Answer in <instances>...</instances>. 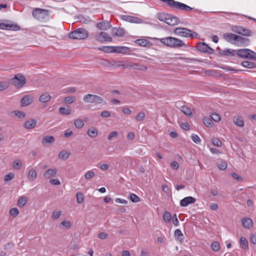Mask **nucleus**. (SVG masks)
Here are the masks:
<instances>
[{"instance_id":"nucleus-59","label":"nucleus","mask_w":256,"mask_h":256,"mask_svg":"<svg viewBox=\"0 0 256 256\" xmlns=\"http://www.w3.org/2000/svg\"><path fill=\"white\" fill-rule=\"evenodd\" d=\"M212 142L214 145L218 146H220L222 144V142L218 138H214L212 140Z\"/></svg>"},{"instance_id":"nucleus-53","label":"nucleus","mask_w":256,"mask_h":256,"mask_svg":"<svg viewBox=\"0 0 256 256\" xmlns=\"http://www.w3.org/2000/svg\"><path fill=\"white\" fill-rule=\"evenodd\" d=\"M13 112L16 116L20 118H24L26 116L25 113L21 111L14 110Z\"/></svg>"},{"instance_id":"nucleus-43","label":"nucleus","mask_w":256,"mask_h":256,"mask_svg":"<svg viewBox=\"0 0 256 256\" xmlns=\"http://www.w3.org/2000/svg\"><path fill=\"white\" fill-rule=\"evenodd\" d=\"M61 214V210H54L52 214V218L53 220H56L60 216Z\"/></svg>"},{"instance_id":"nucleus-20","label":"nucleus","mask_w":256,"mask_h":256,"mask_svg":"<svg viewBox=\"0 0 256 256\" xmlns=\"http://www.w3.org/2000/svg\"><path fill=\"white\" fill-rule=\"evenodd\" d=\"M34 98L30 95H26L21 100V105L22 106H26L32 102Z\"/></svg>"},{"instance_id":"nucleus-2","label":"nucleus","mask_w":256,"mask_h":256,"mask_svg":"<svg viewBox=\"0 0 256 256\" xmlns=\"http://www.w3.org/2000/svg\"><path fill=\"white\" fill-rule=\"evenodd\" d=\"M174 32L175 34L184 38H197L198 36L196 32L184 28H176Z\"/></svg>"},{"instance_id":"nucleus-52","label":"nucleus","mask_w":256,"mask_h":256,"mask_svg":"<svg viewBox=\"0 0 256 256\" xmlns=\"http://www.w3.org/2000/svg\"><path fill=\"white\" fill-rule=\"evenodd\" d=\"M14 178V174L12 172H10L4 176V180L5 182H9Z\"/></svg>"},{"instance_id":"nucleus-58","label":"nucleus","mask_w":256,"mask_h":256,"mask_svg":"<svg viewBox=\"0 0 256 256\" xmlns=\"http://www.w3.org/2000/svg\"><path fill=\"white\" fill-rule=\"evenodd\" d=\"M118 136V132L116 131L111 132L108 136V140H112L113 138H116Z\"/></svg>"},{"instance_id":"nucleus-37","label":"nucleus","mask_w":256,"mask_h":256,"mask_svg":"<svg viewBox=\"0 0 256 256\" xmlns=\"http://www.w3.org/2000/svg\"><path fill=\"white\" fill-rule=\"evenodd\" d=\"M218 167L220 170H225L228 164L226 161L221 160L217 164Z\"/></svg>"},{"instance_id":"nucleus-17","label":"nucleus","mask_w":256,"mask_h":256,"mask_svg":"<svg viewBox=\"0 0 256 256\" xmlns=\"http://www.w3.org/2000/svg\"><path fill=\"white\" fill-rule=\"evenodd\" d=\"M236 36L237 34L230 32H226L223 34L222 38L226 42L230 43H233L234 41H236Z\"/></svg>"},{"instance_id":"nucleus-47","label":"nucleus","mask_w":256,"mask_h":256,"mask_svg":"<svg viewBox=\"0 0 256 256\" xmlns=\"http://www.w3.org/2000/svg\"><path fill=\"white\" fill-rule=\"evenodd\" d=\"M168 16V14H166L164 13H160L158 14L157 18L160 21L164 22L166 23Z\"/></svg>"},{"instance_id":"nucleus-50","label":"nucleus","mask_w":256,"mask_h":256,"mask_svg":"<svg viewBox=\"0 0 256 256\" xmlns=\"http://www.w3.org/2000/svg\"><path fill=\"white\" fill-rule=\"evenodd\" d=\"M145 116V114L144 112H140L136 116V120L138 122H142L144 119Z\"/></svg>"},{"instance_id":"nucleus-44","label":"nucleus","mask_w":256,"mask_h":256,"mask_svg":"<svg viewBox=\"0 0 256 256\" xmlns=\"http://www.w3.org/2000/svg\"><path fill=\"white\" fill-rule=\"evenodd\" d=\"M181 110L186 116H191L192 114L191 110L186 106H182Z\"/></svg>"},{"instance_id":"nucleus-54","label":"nucleus","mask_w":256,"mask_h":256,"mask_svg":"<svg viewBox=\"0 0 256 256\" xmlns=\"http://www.w3.org/2000/svg\"><path fill=\"white\" fill-rule=\"evenodd\" d=\"M76 200L78 203L82 204L84 201V195L82 192H78L76 194Z\"/></svg>"},{"instance_id":"nucleus-61","label":"nucleus","mask_w":256,"mask_h":256,"mask_svg":"<svg viewBox=\"0 0 256 256\" xmlns=\"http://www.w3.org/2000/svg\"><path fill=\"white\" fill-rule=\"evenodd\" d=\"M60 224L67 228L71 227V223L70 220H64L60 222Z\"/></svg>"},{"instance_id":"nucleus-12","label":"nucleus","mask_w":256,"mask_h":256,"mask_svg":"<svg viewBox=\"0 0 256 256\" xmlns=\"http://www.w3.org/2000/svg\"><path fill=\"white\" fill-rule=\"evenodd\" d=\"M121 18L124 20L132 23L140 24L142 22V20L141 18L130 16L122 15L121 16Z\"/></svg>"},{"instance_id":"nucleus-45","label":"nucleus","mask_w":256,"mask_h":256,"mask_svg":"<svg viewBox=\"0 0 256 256\" xmlns=\"http://www.w3.org/2000/svg\"><path fill=\"white\" fill-rule=\"evenodd\" d=\"M22 164V162L20 160H15L12 164V167L15 170H20Z\"/></svg>"},{"instance_id":"nucleus-56","label":"nucleus","mask_w":256,"mask_h":256,"mask_svg":"<svg viewBox=\"0 0 256 256\" xmlns=\"http://www.w3.org/2000/svg\"><path fill=\"white\" fill-rule=\"evenodd\" d=\"M192 140L196 144H198L201 140L200 138L196 134H192L191 136Z\"/></svg>"},{"instance_id":"nucleus-24","label":"nucleus","mask_w":256,"mask_h":256,"mask_svg":"<svg viewBox=\"0 0 256 256\" xmlns=\"http://www.w3.org/2000/svg\"><path fill=\"white\" fill-rule=\"evenodd\" d=\"M37 124V121L34 119H31L26 121L24 123V128L27 129H32L34 128Z\"/></svg>"},{"instance_id":"nucleus-33","label":"nucleus","mask_w":256,"mask_h":256,"mask_svg":"<svg viewBox=\"0 0 256 256\" xmlns=\"http://www.w3.org/2000/svg\"><path fill=\"white\" fill-rule=\"evenodd\" d=\"M28 202V198L26 196L20 197L18 201V206L19 207H23Z\"/></svg>"},{"instance_id":"nucleus-57","label":"nucleus","mask_w":256,"mask_h":256,"mask_svg":"<svg viewBox=\"0 0 256 256\" xmlns=\"http://www.w3.org/2000/svg\"><path fill=\"white\" fill-rule=\"evenodd\" d=\"M94 176V173L92 170L88 171L84 174V177L86 179L89 180L93 178Z\"/></svg>"},{"instance_id":"nucleus-28","label":"nucleus","mask_w":256,"mask_h":256,"mask_svg":"<svg viewBox=\"0 0 256 256\" xmlns=\"http://www.w3.org/2000/svg\"><path fill=\"white\" fill-rule=\"evenodd\" d=\"M240 245L241 248L247 250L248 248V242L244 236H242L240 240Z\"/></svg>"},{"instance_id":"nucleus-48","label":"nucleus","mask_w":256,"mask_h":256,"mask_svg":"<svg viewBox=\"0 0 256 256\" xmlns=\"http://www.w3.org/2000/svg\"><path fill=\"white\" fill-rule=\"evenodd\" d=\"M19 213L20 212L16 208H12L10 210V214L13 217L17 216Z\"/></svg>"},{"instance_id":"nucleus-51","label":"nucleus","mask_w":256,"mask_h":256,"mask_svg":"<svg viewBox=\"0 0 256 256\" xmlns=\"http://www.w3.org/2000/svg\"><path fill=\"white\" fill-rule=\"evenodd\" d=\"M76 98L74 96H68L64 99V101L66 104H70L74 102Z\"/></svg>"},{"instance_id":"nucleus-10","label":"nucleus","mask_w":256,"mask_h":256,"mask_svg":"<svg viewBox=\"0 0 256 256\" xmlns=\"http://www.w3.org/2000/svg\"><path fill=\"white\" fill-rule=\"evenodd\" d=\"M196 48L198 50L203 53L211 54L214 52V50L204 42L198 43Z\"/></svg>"},{"instance_id":"nucleus-13","label":"nucleus","mask_w":256,"mask_h":256,"mask_svg":"<svg viewBox=\"0 0 256 256\" xmlns=\"http://www.w3.org/2000/svg\"><path fill=\"white\" fill-rule=\"evenodd\" d=\"M218 52L222 56H237L238 50H234L230 48H227L222 50L219 48Z\"/></svg>"},{"instance_id":"nucleus-34","label":"nucleus","mask_w":256,"mask_h":256,"mask_svg":"<svg viewBox=\"0 0 256 256\" xmlns=\"http://www.w3.org/2000/svg\"><path fill=\"white\" fill-rule=\"evenodd\" d=\"M135 42L138 46L146 47L149 45V42L145 39H138Z\"/></svg>"},{"instance_id":"nucleus-31","label":"nucleus","mask_w":256,"mask_h":256,"mask_svg":"<svg viewBox=\"0 0 256 256\" xmlns=\"http://www.w3.org/2000/svg\"><path fill=\"white\" fill-rule=\"evenodd\" d=\"M51 96L48 93H44L42 94L39 100L43 103L48 102L50 100Z\"/></svg>"},{"instance_id":"nucleus-1","label":"nucleus","mask_w":256,"mask_h":256,"mask_svg":"<svg viewBox=\"0 0 256 256\" xmlns=\"http://www.w3.org/2000/svg\"><path fill=\"white\" fill-rule=\"evenodd\" d=\"M160 41L164 45L172 48H178L187 46L186 44L182 40L174 37L168 36L161 38Z\"/></svg>"},{"instance_id":"nucleus-39","label":"nucleus","mask_w":256,"mask_h":256,"mask_svg":"<svg viewBox=\"0 0 256 256\" xmlns=\"http://www.w3.org/2000/svg\"><path fill=\"white\" fill-rule=\"evenodd\" d=\"M70 154L69 152H68L65 150H62L58 154V157L60 158L62 160H66L70 156Z\"/></svg>"},{"instance_id":"nucleus-25","label":"nucleus","mask_w":256,"mask_h":256,"mask_svg":"<svg viewBox=\"0 0 256 256\" xmlns=\"http://www.w3.org/2000/svg\"><path fill=\"white\" fill-rule=\"evenodd\" d=\"M112 32L114 35L118 36H122L125 34L124 30L120 27L118 28H114L112 29Z\"/></svg>"},{"instance_id":"nucleus-16","label":"nucleus","mask_w":256,"mask_h":256,"mask_svg":"<svg viewBox=\"0 0 256 256\" xmlns=\"http://www.w3.org/2000/svg\"><path fill=\"white\" fill-rule=\"evenodd\" d=\"M128 68L145 71L147 70V67L138 63L128 62Z\"/></svg>"},{"instance_id":"nucleus-49","label":"nucleus","mask_w":256,"mask_h":256,"mask_svg":"<svg viewBox=\"0 0 256 256\" xmlns=\"http://www.w3.org/2000/svg\"><path fill=\"white\" fill-rule=\"evenodd\" d=\"M203 122L207 126H212L213 124L212 119L206 117L204 118Z\"/></svg>"},{"instance_id":"nucleus-60","label":"nucleus","mask_w":256,"mask_h":256,"mask_svg":"<svg viewBox=\"0 0 256 256\" xmlns=\"http://www.w3.org/2000/svg\"><path fill=\"white\" fill-rule=\"evenodd\" d=\"M224 14L226 16H229L230 18H232L233 16H236V20L238 19V17L241 16V14H237V13H234L231 12H224Z\"/></svg>"},{"instance_id":"nucleus-9","label":"nucleus","mask_w":256,"mask_h":256,"mask_svg":"<svg viewBox=\"0 0 256 256\" xmlns=\"http://www.w3.org/2000/svg\"><path fill=\"white\" fill-rule=\"evenodd\" d=\"M0 28L6 30H18L20 29V26L17 24H10L8 22H0Z\"/></svg>"},{"instance_id":"nucleus-62","label":"nucleus","mask_w":256,"mask_h":256,"mask_svg":"<svg viewBox=\"0 0 256 256\" xmlns=\"http://www.w3.org/2000/svg\"><path fill=\"white\" fill-rule=\"evenodd\" d=\"M8 84L4 82H0V91L3 90L8 87Z\"/></svg>"},{"instance_id":"nucleus-14","label":"nucleus","mask_w":256,"mask_h":256,"mask_svg":"<svg viewBox=\"0 0 256 256\" xmlns=\"http://www.w3.org/2000/svg\"><path fill=\"white\" fill-rule=\"evenodd\" d=\"M96 40L100 41L101 42H112V38L108 35L105 32H100L98 36H96Z\"/></svg>"},{"instance_id":"nucleus-27","label":"nucleus","mask_w":256,"mask_h":256,"mask_svg":"<svg viewBox=\"0 0 256 256\" xmlns=\"http://www.w3.org/2000/svg\"><path fill=\"white\" fill-rule=\"evenodd\" d=\"M55 138L53 136H46L42 139V144L46 145L47 144H52L54 142Z\"/></svg>"},{"instance_id":"nucleus-4","label":"nucleus","mask_w":256,"mask_h":256,"mask_svg":"<svg viewBox=\"0 0 256 256\" xmlns=\"http://www.w3.org/2000/svg\"><path fill=\"white\" fill-rule=\"evenodd\" d=\"M237 56L242 58L256 60V53L248 48L238 50Z\"/></svg>"},{"instance_id":"nucleus-46","label":"nucleus","mask_w":256,"mask_h":256,"mask_svg":"<svg viewBox=\"0 0 256 256\" xmlns=\"http://www.w3.org/2000/svg\"><path fill=\"white\" fill-rule=\"evenodd\" d=\"M163 218L165 222H170L172 219L170 214L168 212H165L163 215Z\"/></svg>"},{"instance_id":"nucleus-55","label":"nucleus","mask_w":256,"mask_h":256,"mask_svg":"<svg viewBox=\"0 0 256 256\" xmlns=\"http://www.w3.org/2000/svg\"><path fill=\"white\" fill-rule=\"evenodd\" d=\"M210 118L212 120L218 122L220 120V116L219 114L215 113L212 114V115L210 116Z\"/></svg>"},{"instance_id":"nucleus-26","label":"nucleus","mask_w":256,"mask_h":256,"mask_svg":"<svg viewBox=\"0 0 256 256\" xmlns=\"http://www.w3.org/2000/svg\"><path fill=\"white\" fill-rule=\"evenodd\" d=\"M233 121L234 124L238 126L242 127L244 125L243 118L240 116H234Z\"/></svg>"},{"instance_id":"nucleus-63","label":"nucleus","mask_w":256,"mask_h":256,"mask_svg":"<svg viewBox=\"0 0 256 256\" xmlns=\"http://www.w3.org/2000/svg\"><path fill=\"white\" fill-rule=\"evenodd\" d=\"M108 234L106 232H102L98 234V238L101 240H106L108 238Z\"/></svg>"},{"instance_id":"nucleus-41","label":"nucleus","mask_w":256,"mask_h":256,"mask_svg":"<svg viewBox=\"0 0 256 256\" xmlns=\"http://www.w3.org/2000/svg\"><path fill=\"white\" fill-rule=\"evenodd\" d=\"M174 236L178 240H180V241H182L184 240L183 238H182L181 237L183 236V234L181 230L179 229H176L174 232Z\"/></svg>"},{"instance_id":"nucleus-42","label":"nucleus","mask_w":256,"mask_h":256,"mask_svg":"<svg viewBox=\"0 0 256 256\" xmlns=\"http://www.w3.org/2000/svg\"><path fill=\"white\" fill-rule=\"evenodd\" d=\"M211 248L212 250L214 252H218L220 249V246L219 242L214 241L211 244Z\"/></svg>"},{"instance_id":"nucleus-18","label":"nucleus","mask_w":256,"mask_h":256,"mask_svg":"<svg viewBox=\"0 0 256 256\" xmlns=\"http://www.w3.org/2000/svg\"><path fill=\"white\" fill-rule=\"evenodd\" d=\"M57 173V170L55 168H49L44 173L43 176L46 179H49L51 178L54 177Z\"/></svg>"},{"instance_id":"nucleus-6","label":"nucleus","mask_w":256,"mask_h":256,"mask_svg":"<svg viewBox=\"0 0 256 256\" xmlns=\"http://www.w3.org/2000/svg\"><path fill=\"white\" fill-rule=\"evenodd\" d=\"M83 100L85 102L96 103L98 104H102L104 102V99L101 96L92 94L84 96Z\"/></svg>"},{"instance_id":"nucleus-19","label":"nucleus","mask_w":256,"mask_h":256,"mask_svg":"<svg viewBox=\"0 0 256 256\" xmlns=\"http://www.w3.org/2000/svg\"><path fill=\"white\" fill-rule=\"evenodd\" d=\"M114 52L120 54H128L130 52V48L124 46H114Z\"/></svg>"},{"instance_id":"nucleus-8","label":"nucleus","mask_w":256,"mask_h":256,"mask_svg":"<svg viewBox=\"0 0 256 256\" xmlns=\"http://www.w3.org/2000/svg\"><path fill=\"white\" fill-rule=\"evenodd\" d=\"M11 83L18 88H22L26 82L25 77L22 75L15 76L10 80Z\"/></svg>"},{"instance_id":"nucleus-7","label":"nucleus","mask_w":256,"mask_h":256,"mask_svg":"<svg viewBox=\"0 0 256 256\" xmlns=\"http://www.w3.org/2000/svg\"><path fill=\"white\" fill-rule=\"evenodd\" d=\"M32 14L35 18L42 20L48 16V11L42 8H36L33 10Z\"/></svg>"},{"instance_id":"nucleus-32","label":"nucleus","mask_w":256,"mask_h":256,"mask_svg":"<svg viewBox=\"0 0 256 256\" xmlns=\"http://www.w3.org/2000/svg\"><path fill=\"white\" fill-rule=\"evenodd\" d=\"M36 176L37 173L34 170L32 169L29 171V172L28 175V178L30 180H34L36 178Z\"/></svg>"},{"instance_id":"nucleus-15","label":"nucleus","mask_w":256,"mask_h":256,"mask_svg":"<svg viewBox=\"0 0 256 256\" xmlns=\"http://www.w3.org/2000/svg\"><path fill=\"white\" fill-rule=\"evenodd\" d=\"M196 202L195 198L192 196L184 198L180 200V204L182 206L186 207L189 204H194Z\"/></svg>"},{"instance_id":"nucleus-11","label":"nucleus","mask_w":256,"mask_h":256,"mask_svg":"<svg viewBox=\"0 0 256 256\" xmlns=\"http://www.w3.org/2000/svg\"><path fill=\"white\" fill-rule=\"evenodd\" d=\"M235 42L236 44H237L238 46H246L250 44V40L248 38L237 35Z\"/></svg>"},{"instance_id":"nucleus-22","label":"nucleus","mask_w":256,"mask_h":256,"mask_svg":"<svg viewBox=\"0 0 256 256\" xmlns=\"http://www.w3.org/2000/svg\"><path fill=\"white\" fill-rule=\"evenodd\" d=\"M178 22V18L176 16L168 14L166 23L170 26H174Z\"/></svg>"},{"instance_id":"nucleus-3","label":"nucleus","mask_w":256,"mask_h":256,"mask_svg":"<svg viewBox=\"0 0 256 256\" xmlns=\"http://www.w3.org/2000/svg\"><path fill=\"white\" fill-rule=\"evenodd\" d=\"M88 36V31L82 28H78L69 34V38L74 40H84Z\"/></svg>"},{"instance_id":"nucleus-21","label":"nucleus","mask_w":256,"mask_h":256,"mask_svg":"<svg viewBox=\"0 0 256 256\" xmlns=\"http://www.w3.org/2000/svg\"><path fill=\"white\" fill-rule=\"evenodd\" d=\"M96 26L100 30H106L110 28L111 24L109 22L106 20L98 22L96 24Z\"/></svg>"},{"instance_id":"nucleus-35","label":"nucleus","mask_w":256,"mask_h":256,"mask_svg":"<svg viewBox=\"0 0 256 256\" xmlns=\"http://www.w3.org/2000/svg\"><path fill=\"white\" fill-rule=\"evenodd\" d=\"M242 65L244 67L248 68H256V64L252 62H248V61H244V62H242Z\"/></svg>"},{"instance_id":"nucleus-64","label":"nucleus","mask_w":256,"mask_h":256,"mask_svg":"<svg viewBox=\"0 0 256 256\" xmlns=\"http://www.w3.org/2000/svg\"><path fill=\"white\" fill-rule=\"evenodd\" d=\"M170 166L172 169L176 170L179 168V164L177 162H172L170 164Z\"/></svg>"},{"instance_id":"nucleus-5","label":"nucleus","mask_w":256,"mask_h":256,"mask_svg":"<svg viewBox=\"0 0 256 256\" xmlns=\"http://www.w3.org/2000/svg\"><path fill=\"white\" fill-rule=\"evenodd\" d=\"M230 30L234 32L244 36H251L252 32L249 29L238 25H232Z\"/></svg>"},{"instance_id":"nucleus-23","label":"nucleus","mask_w":256,"mask_h":256,"mask_svg":"<svg viewBox=\"0 0 256 256\" xmlns=\"http://www.w3.org/2000/svg\"><path fill=\"white\" fill-rule=\"evenodd\" d=\"M243 226L246 228H250L253 226V222L250 218H244L242 220Z\"/></svg>"},{"instance_id":"nucleus-38","label":"nucleus","mask_w":256,"mask_h":256,"mask_svg":"<svg viewBox=\"0 0 256 256\" xmlns=\"http://www.w3.org/2000/svg\"><path fill=\"white\" fill-rule=\"evenodd\" d=\"M74 124L77 128H81L84 125V122L80 118H76L74 120Z\"/></svg>"},{"instance_id":"nucleus-29","label":"nucleus","mask_w":256,"mask_h":256,"mask_svg":"<svg viewBox=\"0 0 256 256\" xmlns=\"http://www.w3.org/2000/svg\"><path fill=\"white\" fill-rule=\"evenodd\" d=\"M88 135L91 138H95L98 134V132L96 128H88L87 131Z\"/></svg>"},{"instance_id":"nucleus-36","label":"nucleus","mask_w":256,"mask_h":256,"mask_svg":"<svg viewBox=\"0 0 256 256\" xmlns=\"http://www.w3.org/2000/svg\"><path fill=\"white\" fill-rule=\"evenodd\" d=\"M114 46H102L98 48V50L103 51L104 52H114Z\"/></svg>"},{"instance_id":"nucleus-40","label":"nucleus","mask_w":256,"mask_h":256,"mask_svg":"<svg viewBox=\"0 0 256 256\" xmlns=\"http://www.w3.org/2000/svg\"><path fill=\"white\" fill-rule=\"evenodd\" d=\"M128 198L133 202H137L140 201V198L137 195L132 193L130 194Z\"/></svg>"},{"instance_id":"nucleus-30","label":"nucleus","mask_w":256,"mask_h":256,"mask_svg":"<svg viewBox=\"0 0 256 256\" xmlns=\"http://www.w3.org/2000/svg\"><path fill=\"white\" fill-rule=\"evenodd\" d=\"M59 112L62 115H68L71 112V108L69 106H68L66 108L60 107L59 108Z\"/></svg>"}]
</instances>
